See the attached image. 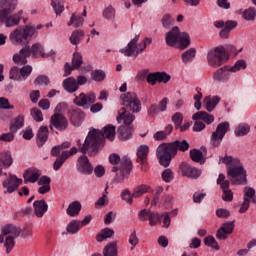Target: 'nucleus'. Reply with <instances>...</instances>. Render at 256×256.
I'll list each match as a JSON object with an SVG mask.
<instances>
[{"label": "nucleus", "instance_id": "nucleus-1", "mask_svg": "<svg viewBox=\"0 0 256 256\" xmlns=\"http://www.w3.org/2000/svg\"><path fill=\"white\" fill-rule=\"evenodd\" d=\"M115 133V126L111 124L105 126L103 131L91 128L83 144L81 140H78V148L74 146L70 148V150L62 151V153L68 159L77 153H83V155L88 154L89 157H96V155H99V151L105 147V139L113 141V139H115Z\"/></svg>", "mask_w": 256, "mask_h": 256}, {"label": "nucleus", "instance_id": "nucleus-2", "mask_svg": "<svg viewBox=\"0 0 256 256\" xmlns=\"http://www.w3.org/2000/svg\"><path fill=\"white\" fill-rule=\"evenodd\" d=\"M120 101L122 108L118 112L117 122L123 123V126L118 128V137L121 141H127L133 137V126L135 115L133 113H140L141 100L135 92H126L121 94Z\"/></svg>", "mask_w": 256, "mask_h": 256}, {"label": "nucleus", "instance_id": "nucleus-3", "mask_svg": "<svg viewBox=\"0 0 256 256\" xmlns=\"http://www.w3.org/2000/svg\"><path fill=\"white\" fill-rule=\"evenodd\" d=\"M109 162L114 167L111 169L112 173H117L114 177L115 183H123L124 179H129L131 171H133V162L131 158L127 156H119L117 153H113L109 156Z\"/></svg>", "mask_w": 256, "mask_h": 256}, {"label": "nucleus", "instance_id": "nucleus-4", "mask_svg": "<svg viewBox=\"0 0 256 256\" xmlns=\"http://www.w3.org/2000/svg\"><path fill=\"white\" fill-rule=\"evenodd\" d=\"M33 35H35V26L26 25L12 31L9 39L12 45H25V47H28Z\"/></svg>", "mask_w": 256, "mask_h": 256}, {"label": "nucleus", "instance_id": "nucleus-5", "mask_svg": "<svg viewBox=\"0 0 256 256\" xmlns=\"http://www.w3.org/2000/svg\"><path fill=\"white\" fill-rule=\"evenodd\" d=\"M177 156L171 142L161 143L156 150V157L162 167H169L171 161Z\"/></svg>", "mask_w": 256, "mask_h": 256}, {"label": "nucleus", "instance_id": "nucleus-6", "mask_svg": "<svg viewBox=\"0 0 256 256\" xmlns=\"http://www.w3.org/2000/svg\"><path fill=\"white\" fill-rule=\"evenodd\" d=\"M227 175L232 185H246L247 183V170L239 162L228 167Z\"/></svg>", "mask_w": 256, "mask_h": 256}, {"label": "nucleus", "instance_id": "nucleus-7", "mask_svg": "<svg viewBox=\"0 0 256 256\" xmlns=\"http://www.w3.org/2000/svg\"><path fill=\"white\" fill-rule=\"evenodd\" d=\"M15 11V6L4 8L0 10V25L5 23L6 27H15L21 23V17H23V10L11 15Z\"/></svg>", "mask_w": 256, "mask_h": 256}, {"label": "nucleus", "instance_id": "nucleus-8", "mask_svg": "<svg viewBox=\"0 0 256 256\" xmlns=\"http://www.w3.org/2000/svg\"><path fill=\"white\" fill-rule=\"evenodd\" d=\"M207 61L210 67H221V65L229 61V55H227L223 46H219L208 52Z\"/></svg>", "mask_w": 256, "mask_h": 256}, {"label": "nucleus", "instance_id": "nucleus-9", "mask_svg": "<svg viewBox=\"0 0 256 256\" xmlns=\"http://www.w3.org/2000/svg\"><path fill=\"white\" fill-rule=\"evenodd\" d=\"M0 179L3 189H6L4 193H15L19 186L23 184V179L18 178L15 174L3 172V169H0Z\"/></svg>", "mask_w": 256, "mask_h": 256}, {"label": "nucleus", "instance_id": "nucleus-10", "mask_svg": "<svg viewBox=\"0 0 256 256\" xmlns=\"http://www.w3.org/2000/svg\"><path fill=\"white\" fill-rule=\"evenodd\" d=\"M139 37L140 35H136L127 45V47L120 50V53L122 55H125V57H132L133 53L136 51V55H141L143 51L147 49V46L143 43H139ZM137 43H139L137 45Z\"/></svg>", "mask_w": 256, "mask_h": 256}, {"label": "nucleus", "instance_id": "nucleus-11", "mask_svg": "<svg viewBox=\"0 0 256 256\" xmlns=\"http://www.w3.org/2000/svg\"><path fill=\"white\" fill-rule=\"evenodd\" d=\"M230 129L229 122H221L217 125L216 130L212 132L210 143L212 147H219L223 143L225 135Z\"/></svg>", "mask_w": 256, "mask_h": 256}, {"label": "nucleus", "instance_id": "nucleus-12", "mask_svg": "<svg viewBox=\"0 0 256 256\" xmlns=\"http://www.w3.org/2000/svg\"><path fill=\"white\" fill-rule=\"evenodd\" d=\"M74 95L73 104L76 107H83V109H89L97 99L94 92H88L87 94L81 92L78 96L77 94Z\"/></svg>", "mask_w": 256, "mask_h": 256}, {"label": "nucleus", "instance_id": "nucleus-13", "mask_svg": "<svg viewBox=\"0 0 256 256\" xmlns=\"http://www.w3.org/2000/svg\"><path fill=\"white\" fill-rule=\"evenodd\" d=\"M28 55L33 57L34 59H37L38 57H42V59H47V57H52V55H55V51L51 50L49 53H45V47L43 44L36 42L32 46H25Z\"/></svg>", "mask_w": 256, "mask_h": 256}, {"label": "nucleus", "instance_id": "nucleus-14", "mask_svg": "<svg viewBox=\"0 0 256 256\" xmlns=\"http://www.w3.org/2000/svg\"><path fill=\"white\" fill-rule=\"evenodd\" d=\"M217 185H220V189L223 191L222 199L226 203H231L233 201V191L229 189L230 182L225 180V174H219L217 179Z\"/></svg>", "mask_w": 256, "mask_h": 256}, {"label": "nucleus", "instance_id": "nucleus-15", "mask_svg": "<svg viewBox=\"0 0 256 256\" xmlns=\"http://www.w3.org/2000/svg\"><path fill=\"white\" fill-rule=\"evenodd\" d=\"M85 111L81 108L73 107L68 110V119L74 127H81V124L85 121Z\"/></svg>", "mask_w": 256, "mask_h": 256}, {"label": "nucleus", "instance_id": "nucleus-16", "mask_svg": "<svg viewBox=\"0 0 256 256\" xmlns=\"http://www.w3.org/2000/svg\"><path fill=\"white\" fill-rule=\"evenodd\" d=\"M77 171L82 175H91L93 173V164L89 161V157L86 154H82L77 160Z\"/></svg>", "mask_w": 256, "mask_h": 256}, {"label": "nucleus", "instance_id": "nucleus-17", "mask_svg": "<svg viewBox=\"0 0 256 256\" xmlns=\"http://www.w3.org/2000/svg\"><path fill=\"white\" fill-rule=\"evenodd\" d=\"M180 171L182 173V177H187L188 179H199L201 177V169L196 167H192L188 163L182 162L180 164Z\"/></svg>", "mask_w": 256, "mask_h": 256}, {"label": "nucleus", "instance_id": "nucleus-18", "mask_svg": "<svg viewBox=\"0 0 256 256\" xmlns=\"http://www.w3.org/2000/svg\"><path fill=\"white\" fill-rule=\"evenodd\" d=\"M231 68L230 66H223L216 70L213 74V79L216 83H227L231 79Z\"/></svg>", "mask_w": 256, "mask_h": 256}, {"label": "nucleus", "instance_id": "nucleus-19", "mask_svg": "<svg viewBox=\"0 0 256 256\" xmlns=\"http://www.w3.org/2000/svg\"><path fill=\"white\" fill-rule=\"evenodd\" d=\"M50 123L58 131H65L69 127V121L65 115L53 114L50 118Z\"/></svg>", "mask_w": 256, "mask_h": 256}, {"label": "nucleus", "instance_id": "nucleus-20", "mask_svg": "<svg viewBox=\"0 0 256 256\" xmlns=\"http://www.w3.org/2000/svg\"><path fill=\"white\" fill-rule=\"evenodd\" d=\"M181 35V29L179 26H174L170 31L166 33L165 41L168 47H175L179 43V37Z\"/></svg>", "mask_w": 256, "mask_h": 256}, {"label": "nucleus", "instance_id": "nucleus-21", "mask_svg": "<svg viewBox=\"0 0 256 256\" xmlns=\"http://www.w3.org/2000/svg\"><path fill=\"white\" fill-rule=\"evenodd\" d=\"M168 103H169V99L165 97L159 102L158 105L152 104L148 109V115H150V117H155V115H159L160 111L161 113L167 111Z\"/></svg>", "mask_w": 256, "mask_h": 256}, {"label": "nucleus", "instance_id": "nucleus-22", "mask_svg": "<svg viewBox=\"0 0 256 256\" xmlns=\"http://www.w3.org/2000/svg\"><path fill=\"white\" fill-rule=\"evenodd\" d=\"M23 177L25 183H37V181H39V178L41 177V170L35 167L28 168L24 172Z\"/></svg>", "mask_w": 256, "mask_h": 256}, {"label": "nucleus", "instance_id": "nucleus-23", "mask_svg": "<svg viewBox=\"0 0 256 256\" xmlns=\"http://www.w3.org/2000/svg\"><path fill=\"white\" fill-rule=\"evenodd\" d=\"M49 140V127L41 126L38 129L37 136H36V143L38 147H43L45 143Z\"/></svg>", "mask_w": 256, "mask_h": 256}, {"label": "nucleus", "instance_id": "nucleus-24", "mask_svg": "<svg viewBox=\"0 0 256 256\" xmlns=\"http://www.w3.org/2000/svg\"><path fill=\"white\" fill-rule=\"evenodd\" d=\"M201 150L196 148L190 150V158L194 161V163H200L201 165H203V163H205L206 161L203 155H207V148L202 147Z\"/></svg>", "mask_w": 256, "mask_h": 256}, {"label": "nucleus", "instance_id": "nucleus-25", "mask_svg": "<svg viewBox=\"0 0 256 256\" xmlns=\"http://www.w3.org/2000/svg\"><path fill=\"white\" fill-rule=\"evenodd\" d=\"M33 207H34V213L36 217H43L45 213H47V210L49 209V205H47V202L45 200H36L33 202Z\"/></svg>", "mask_w": 256, "mask_h": 256}, {"label": "nucleus", "instance_id": "nucleus-26", "mask_svg": "<svg viewBox=\"0 0 256 256\" xmlns=\"http://www.w3.org/2000/svg\"><path fill=\"white\" fill-rule=\"evenodd\" d=\"M2 235L8 237H20L21 236V228L13 225V224H6L4 227H2Z\"/></svg>", "mask_w": 256, "mask_h": 256}, {"label": "nucleus", "instance_id": "nucleus-27", "mask_svg": "<svg viewBox=\"0 0 256 256\" xmlns=\"http://www.w3.org/2000/svg\"><path fill=\"white\" fill-rule=\"evenodd\" d=\"M193 121H203L206 125H211L215 121V117L205 111H199L193 114Z\"/></svg>", "mask_w": 256, "mask_h": 256}, {"label": "nucleus", "instance_id": "nucleus-28", "mask_svg": "<svg viewBox=\"0 0 256 256\" xmlns=\"http://www.w3.org/2000/svg\"><path fill=\"white\" fill-rule=\"evenodd\" d=\"M62 86L64 91L67 93H76L79 91V87L77 86V80L73 77H69L62 82Z\"/></svg>", "mask_w": 256, "mask_h": 256}, {"label": "nucleus", "instance_id": "nucleus-29", "mask_svg": "<svg viewBox=\"0 0 256 256\" xmlns=\"http://www.w3.org/2000/svg\"><path fill=\"white\" fill-rule=\"evenodd\" d=\"M147 157H149V146H139L137 150V163L145 165L147 163Z\"/></svg>", "mask_w": 256, "mask_h": 256}, {"label": "nucleus", "instance_id": "nucleus-30", "mask_svg": "<svg viewBox=\"0 0 256 256\" xmlns=\"http://www.w3.org/2000/svg\"><path fill=\"white\" fill-rule=\"evenodd\" d=\"M27 57H30L27 48L24 46L19 53L13 55V61L16 65H27Z\"/></svg>", "mask_w": 256, "mask_h": 256}, {"label": "nucleus", "instance_id": "nucleus-31", "mask_svg": "<svg viewBox=\"0 0 256 256\" xmlns=\"http://www.w3.org/2000/svg\"><path fill=\"white\" fill-rule=\"evenodd\" d=\"M173 133V125L168 124L164 130H159L153 135L154 141H165L169 134Z\"/></svg>", "mask_w": 256, "mask_h": 256}, {"label": "nucleus", "instance_id": "nucleus-32", "mask_svg": "<svg viewBox=\"0 0 256 256\" xmlns=\"http://www.w3.org/2000/svg\"><path fill=\"white\" fill-rule=\"evenodd\" d=\"M13 165V156L10 151L0 153V166L3 169H9Z\"/></svg>", "mask_w": 256, "mask_h": 256}, {"label": "nucleus", "instance_id": "nucleus-33", "mask_svg": "<svg viewBox=\"0 0 256 256\" xmlns=\"http://www.w3.org/2000/svg\"><path fill=\"white\" fill-rule=\"evenodd\" d=\"M220 101H221V98L219 96H214L213 98L206 97L204 99V105H205L206 111L211 113V111H213V109H215V107L219 105Z\"/></svg>", "mask_w": 256, "mask_h": 256}, {"label": "nucleus", "instance_id": "nucleus-34", "mask_svg": "<svg viewBox=\"0 0 256 256\" xmlns=\"http://www.w3.org/2000/svg\"><path fill=\"white\" fill-rule=\"evenodd\" d=\"M171 143L176 155L178 151H181L182 153L189 151L190 144L189 142H187V140H175L174 142Z\"/></svg>", "mask_w": 256, "mask_h": 256}, {"label": "nucleus", "instance_id": "nucleus-35", "mask_svg": "<svg viewBox=\"0 0 256 256\" xmlns=\"http://www.w3.org/2000/svg\"><path fill=\"white\" fill-rule=\"evenodd\" d=\"M66 213L69 215V217H77V215L81 213V202H71L66 210Z\"/></svg>", "mask_w": 256, "mask_h": 256}, {"label": "nucleus", "instance_id": "nucleus-36", "mask_svg": "<svg viewBox=\"0 0 256 256\" xmlns=\"http://www.w3.org/2000/svg\"><path fill=\"white\" fill-rule=\"evenodd\" d=\"M103 256H117L119 255V250L117 248V242H111L107 244L102 251Z\"/></svg>", "mask_w": 256, "mask_h": 256}, {"label": "nucleus", "instance_id": "nucleus-37", "mask_svg": "<svg viewBox=\"0 0 256 256\" xmlns=\"http://www.w3.org/2000/svg\"><path fill=\"white\" fill-rule=\"evenodd\" d=\"M179 49H187L189 45H191V36L187 32H180V36L178 38Z\"/></svg>", "mask_w": 256, "mask_h": 256}, {"label": "nucleus", "instance_id": "nucleus-38", "mask_svg": "<svg viewBox=\"0 0 256 256\" xmlns=\"http://www.w3.org/2000/svg\"><path fill=\"white\" fill-rule=\"evenodd\" d=\"M25 124V116L23 115H18L10 124V131H12V133H17V131H19V129H21L23 127V125Z\"/></svg>", "mask_w": 256, "mask_h": 256}, {"label": "nucleus", "instance_id": "nucleus-39", "mask_svg": "<svg viewBox=\"0 0 256 256\" xmlns=\"http://www.w3.org/2000/svg\"><path fill=\"white\" fill-rule=\"evenodd\" d=\"M69 147H71V142L66 141L63 142L60 145H56L51 149V155L52 157H59V155H61V153H63V151H67L65 149H69Z\"/></svg>", "mask_w": 256, "mask_h": 256}, {"label": "nucleus", "instance_id": "nucleus-40", "mask_svg": "<svg viewBox=\"0 0 256 256\" xmlns=\"http://www.w3.org/2000/svg\"><path fill=\"white\" fill-rule=\"evenodd\" d=\"M113 235H115V231H113V229L108 227L104 228L99 234H97L96 241H98V243H103L105 239H111Z\"/></svg>", "mask_w": 256, "mask_h": 256}, {"label": "nucleus", "instance_id": "nucleus-41", "mask_svg": "<svg viewBox=\"0 0 256 256\" xmlns=\"http://www.w3.org/2000/svg\"><path fill=\"white\" fill-rule=\"evenodd\" d=\"M197 50L195 48H189L181 55L182 62L187 64L195 60Z\"/></svg>", "mask_w": 256, "mask_h": 256}, {"label": "nucleus", "instance_id": "nucleus-42", "mask_svg": "<svg viewBox=\"0 0 256 256\" xmlns=\"http://www.w3.org/2000/svg\"><path fill=\"white\" fill-rule=\"evenodd\" d=\"M149 189H151V186L147 184H140L134 189L132 197H134V199H139V197H143L145 193H149Z\"/></svg>", "mask_w": 256, "mask_h": 256}, {"label": "nucleus", "instance_id": "nucleus-43", "mask_svg": "<svg viewBox=\"0 0 256 256\" xmlns=\"http://www.w3.org/2000/svg\"><path fill=\"white\" fill-rule=\"evenodd\" d=\"M81 231V222L79 220H72L66 227V232L69 235H77Z\"/></svg>", "mask_w": 256, "mask_h": 256}, {"label": "nucleus", "instance_id": "nucleus-44", "mask_svg": "<svg viewBox=\"0 0 256 256\" xmlns=\"http://www.w3.org/2000/svg\"><path fill=\"white\" fill-rule=\"evenodd\" d=\"M250 131H251V126H249V124H240L234 130V134L236 135V137H245V135H249Z\"/></svg>", "mask_w": 256, "mask_h": 256}, {"label": "nucleus", "instance_id": "nucleus-45", "mask_svg": "<svg viewBox=\"0 0 256 256\" xmlns=\"http://www.w3.org/2000/svg\"><path fill=\"white\" fill-rule=\"evenodd\" d=\"M83 37H85V32L83 30H76L70 36V43L72 45H79Z\"/></svg>", "mask_w": 256, "mask_h": 256}, {"label": "nucleus", "instance_id": "nucleus-46", "mask_svg": "<svg viewBox=\"0 0 256 256\" xmlns=\"http://www.w3.org/2000/svg\"><path fill=\"white\" fill-rule=\"evenodd\" d=\"M54 157H57V158L54 161L53 169H54V171H59V169H61V167H63L65 161H67L68 158L63 153L59 154L58 156H54Z\"/></svg>", "mask_w": 256, "mask_h": 256}, {"label": "nucleus", "instance_id": "nucleus-47", "mask_svg": "<svg viewBox=\"0 0 256 256\" xmlns=\"http://www.w3.org/2000/svg\"><path fill=\"white\" fill-rule=\"evenodd\" d=\"M204 245L206 247H210L211 249H214L215 251H219V243H217V240H215V237L213 236H206L204 238Z\"/></svg>", "mask_w": 256, "mask_h": 256}, {"label": "nucleus", "instance_id": "nucleus-48", "mask_svg": "<svg viewBox=\"0 0 256 256\" xmlns=\"http://www.w3.org/2000/svg\"><path fill=\"white\" fill-rule=\"evenodd\" d=\"M9 79L12 81H23L19 67L14 66L10 69Z\"/></svg>", "mask_w": 256, "mask_h": 256}, {"label": "nucleus", "instance_id": "nucleus-49", "mask_svg": "<svg viewBox=\"0 0 256 256\" xmlns=\"http://www.w3.org/2000/svg\"><path fill=\"white\" fill-rule=\"evenodd\" d=\"M74 69H79L83 65V56L79 52H74L72 57Z\"/></svg>", "mask_w": 256, "mask_h": 256}, {"label": "nucleus", "instance_id": "nucleus-50", "mask_svg": "<svg viewBox=\"0 0 256 256\" xmlns=\"http://www.w3.org/2000/svg\"><path fill=\"white\" fill-rule=\"evenodd\" d=\"M161 23L164 29H171L175 25V19L171 18V15L165 14L162 17Z\"/></svg>", "mask_w": 256, "mask_h": 256}, {"label": "nucleus", "instance_id": "nucleus-51", "mask_svg": "<svg viewBox=\"0 0 256 256\" xmlns=\"http://www.w3.org/2000/svg\"><path fill=\"white\" fill-rule=\"evenodd\" d=\"M83 23H85V19H83V17L75 16V14H72L70 22L68 23V26L71 27V25H74L75 29H77V27H81Z\"/></svg>", "mask_w": 256, "mask_h": 256}, {"label": "nucleus", "instance_id": "nucleus-52", "mask_svg": "<svg viewBox=\"0 0 256 256\" xmlns=\"http://www.w3.org/2000/svg\"><path fill=\"white\" fill-rule=\"evenodd\" d=\"M255 17H256L255 7H250L243 12V18L246 21H255Z\"/></svg>", "mask_w": 256, "mask_h": 256}, {"label": "nucleus", "instance_id": "nucleus-53", "mask_svg": "<svg viewBox=\"0 0 256 256\" xmlns=\"http://www.w3.org/2000/svg\"><path fill=\"white\" fill-rule=\"evenodd\" d=\"M33 73V67L31 65H25L20 68V75L22 77V81H27V77H29Z\"/></svg>", "mask_w": 256, "mask_h": 256}, {"label": "nucleus", "instance_id": "nucleus-54", "mask_svg": "<svg viewBox=\"0 0 256 256\" xmlns=\"http://www.w3.org/2000/svg\"><path fill=\"white\" fill-rule=\"evenodd\" d=\"M172 123H174L175 129H179L183 125V114L176 112L172 115Z\"/></svg>", "mask_w": 256, "mask_h": 256}, {"label": "nucleus", "instance_id": "nucleus-55", "mask_svg": "<svg viewBox=\"0 0 256 256\" xmlns=\"http://www.w3.org/2000/svg\"><path fill=\"white\" fill-rule=\"evenodd\" d=\"M49 83H51V80L49 79V76H45V75H39L34 80V85L47 87L49 85Z\"/></svg>", "mask_w": 256, "mask_h": 256}, {"label": "nucleus", "instance_id": "nucleus-56", "mask_svg": "<svg viewBox=\"0 0 256 256\" xmlns=\"http://www.w3.org/2000/svg\"><path fill=\"white\" fill-rule=\"evenodd\" d=\"M241 69H247V62L243 59L238 60L234 66L230 67V71L232 73H237V71H241Z\"/></svg>", "mask_w": 256, "mask_h": 256}, {"label": "nucleus", "instance_id": "nucleus-57", "mask_svg": "<svg viewBox=\"0 0 256 256\" xmlns=\"http://www.w3.org/2000/svg\"><path fill=\"white\" fill-rule=\"evenodd\" d=\"M30 115L36 123H41L43 121V112H41L39 108H32L30 110Z\"/></svg>", "mask_w": 256, "mask_h": 256}, {"label": "nucleus", "instance_id": "nucleus-58", "mask_svg": "<svg viewBox=\"0 0 256 256\" xmlns=\"http://www.w3.org/2000/svg\"><path fill=\"white\" fill-rule=\"evenodd\" d=\"M4 247L6 248L7 255H9V253L13 251V247H15V237L7 236L5 239Z\"/></svg>", "mask_w": 256, "mask_h": 256}, {"label": "nucleus", "instance_id": "nucleus-59", "mask_svg": "<svg viewBox=\"0 0 256 256\" xmlns=\"http://www.w3.org/2000/svg\"><path fill=\"white\" fill-rule=\"evenodd\" d=\"M105 77V71L103 70H94L91 74V78L93 79V81H96L97 83L105 81Z\"/></svg>", "mask_w": 256, "mask_h": 256}, {"label": "nucleus", "instance_id": "nucleus-60", "mask_svg": "<svg viewBox=\"0 0 256 256\" xmlns=\"http://www.w3.org/2000/svg\"><path fill=\"white\" fill-rule=\"evenodd\" d=\"M51 5L56 15H61L62 11H65V6L63 5V2L61 0H52Z\"/></svg>", "mask_w": 256, "mask_h": 256}, {"label": "nucleus", "instance_id": "nucleus-61", "mask_svg": "<svg viewBox=\"0 0 256 256\" xmlns=\"http://www.w3.org/2000/svg\"><path fill=\"white\" fill-rule=\"evenodd\" d=\"M157 83H169L171 75L166 72H156Z\"/></svg>", "mask_w": 256, "mask_h": 256}, {"label": "nucleus", "instance_id": "nucleus-62", "mask_svg": "<svg viewBox=\"0 0 256 256\" xmlns=\"http://www.w3.org/2000/svg\"><path fill=\"white\" fill-rule=\"evenodd\" d=\"M237 162V160L233 159V156L225 155L224 157H220L219 163H223L224 165H226L227 169H229V167L235 165Z\"/></svg>", "mask_w": 256, "mask_h": 256}, {"label": "nucleus", "instance_id": "nucleus-63", "mask_svg": "<svg viewBox=\"0 0 256 256\" xmlns=\"http://www.w3.org/2000/svg\"><path fill=\"white\" fill-rule=\"evenodd\" d=\"M162 180L164 183H171L173 181V170L171 168L165 169L162 172Z\"/></svg>", "mask_w": 256, "mask_h": 256}, {"label": "nucleus", "instance_id": "nucleus-64", "mask_svg": "<svg viewBox=\"0 0 256 256\" xmlns=\"http://www.w3.org/2000/svg\"><path fill=\"white\" fill-rule=\"evenodd\" d=\"M121 197L123 201H126L129 205L133 203V194L129 191V189H124L121 193Z\"/></svg>", "mask_w": 256, "mask_h": 256}]
</instances>
